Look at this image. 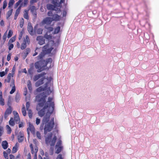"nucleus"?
I'll return each instance as SVG.
<instances>
[{
  "label": "nucleus",
  "instance_id": "obj_59",
  "mask_svg": "<svg viewBox=\"0 0 159 159\" xmlns=\"http://www.w3.org/2000/svg\"><path fill=\"white\" fill-rule=\"evenodd\" d=\"M21 7V5L16 10V12H18L20 13Z\"/></svg>",
  "mask_w": 159,
  "mask_h": 159
},
{
  "label": "nucleus",
  "instance_id": "obj_2",
  "mask_svg": "<svg viewBox=\"0 0 159 159\" xmlns=\"http://www.w3.org/2000/svg\"><path fill=\"white\" fill-rule=\"evenodd\" d=\"M49 47V45L48 44L44 46L43 48L42 52L37 57V59L40 60L35 63L34 66L35 68L38 69L37 71L38 72H40L46 69V65H44L45 60H42V59L46 54L50 53L53 49V47Z\"/></svg>",
  "mask_w": 159,
  "mask_h": 159
},
{
  "label": "nucleus",
  "instance_id": "obj_17",
  "mask_svg": "<svg viewBox=\"0 0 159 159\" xmlns=\"http://www.w3.org/2000/svg\"><path fill=\"white\" fill-rule=\"evenodd\" d=\"M22 107L21 111L22 114L24 116H25L26 115V112L24 105L23 104Z\"/></svg>",
  "mask_w": 159,
  "mask_h": 159
},
{
  "label": "nucleus",
  "instance_id": "obj_37",
  "mask_svg": "<svg viewBox=\"0 0 159 159\" xmlns=\"http://www.w3.org/2000/svg\"><path fill=\"white\" fill-rule=\"evenodd\" d=\"M30 102H26V107L27 110H30L29 109L30 107Z\"/></svg>",
  "mask_w": 159,
  "mask_h": 159
},
{
  "label": "nucleus",
  "instance_id": "obj_19",
  "mask_svg": "<svg viewBox=\"0 0 159 159\" xmlns=\"http://www.w3.org/2000/svg\"><path fill=\"white\" fill-rule=\"evenodd\" d=\"M13 10L12 9H11L10 10L8 11L6 14V17L7 19H8V18L11 15L12 12H13Z\"/></svg>",
  "mask_w": 159,
  "mask_h": 159
},
{
  "label": "nucleus",
  "instance_id": "obj_49",
  "mask_svg": "<svg viewBox=\"0 0 159 159\" xmlns=\"http://www.w3.org/2000/svg\"><path fill=\"white\" fill-rule=\"evenodd\" d=\"M24 20L23 18L22 19V20L20 23V26L22 28V26H23V25L24 24Z\"/></svg>",
  "mask_w": 159,
  "mask_h": 159
},
{
  "label": "nucleus",
  "instance_id": "obj_12",
  "mask_svg": "<svg viewBox=\"0 0 159 159\" xmlns=\"http://www.w3.org/2000/svg\"><path fill=\"white\" fill-rule=\"evenodd\" d=\"M27 30L29 33L31 35L34 34V33L33 30V26L30 24H28L27 27Z\"/></svg>",
  "mask_w": 159,
  "mask_h": 159
},
{
  "label": "nucleus",
  "instance_id": "obj_36",
  "mask_svg": "<svg viewBox=\"0 0 159 159\" xmlns=\"http://www.w3.org/2000/svg\"><path fill=\"white\" fill-rule=\"evenodd\" d=\"M44 89L43 88L42 86H40L38 87L36 89V91L37 92H40L44 90Z\"/></svg>",
  "mask_w": 159,
  "mask_h": 159
},
{
  "label": "nucleus",
  "instance_id": "obj_30",
  "mask_svg": "<svg viewBox=\"0 0 159 159\" xmlns=\"http://www.w3.org/2000/svg\"><path fill=\"white\" fill-rule=\"evenodd\" d=\"M27 86L29 89L30 90H31L32 89V85L31 82L30 80H29L28 81Z\"/></svg>",
  "mask_w": 159,
  "mask_h": 159
},
{
  "label": "nucleus",
  "instance_id": "obj_23",
  "mask_svg": "<svg viewBox=\"0 0 159 159\" xmlns=\"http://www.w3.org/2000/svg\"><path fill=\"white\" fill-rule=\"evenodd\" d=\"M11 74L9 73L8 74L6 79H5V81L7 83H9L11 80Z\"/></svg>",
  "mask_w": 159,
  "mask_h": 159
},
{
  "label": "nucleus",
  "instance_id": "obj_18",
  "mask_svg": "<svg viewBox=\"0 0 159 159\" xmlns=\"http://www.w3.org/2000/svg\"><path fill=\"white\" fill-rule=\"evenodd\" d=\"M52 61V59L51 58H49L47 59L46 61H45V62H44V65H46V69L47 68V64L48 63L51 64Z\"/></svg>",
  "mask_w": 159,
  "mask_h": 159
},
{
  "label": "nucleus",
  "instance_id": "obj_42",
  "mask_svg": "<svg viewBox=\"0 0 159 159\" xmlns=\"http://www.w3.org/2000/svg\"><path fill=\"white\" fill-rule=\"evenodd\" d=\"M7 6V1L5 0L3 2V5L2 7L3 9H5Z\"/></svg>",
  "mask_w": 159,
  "mask_h": 159
},
{
  "label": "nucleus",
  "instance_id": "obj_32",
  "mask_svg": "<svg viewBox=\"0 0 159 159\" xmlns=\"http://www.w3.org/2000/svg\"><path fill=\"white\" fill-rule=\"evenodd\" d=\"M14 2L15 1L14 0H10L8 3V7H11Z\"/></svg>",
  "mask_w": 159,
  "mask_h": 159
},
{
  "label": "nucleus",
  "instance_id": "obj_31",
  "mask_svg": "<svg viewBox=\"0 0 159 159\" xmlns=\"http://www.w3.org/2000/svg\"><path fill=\"white\" fill-rule=\"evenodd\" d=\"M30 52V49L29 48H27L26 49L25 52H24V54L25 55V58L28 55L29 53Z\"/></svg>",
  "mask_w": 159,
  "mask_h": 159
},
{
  "label": "nucleus",
  "instance_id": "obj_47",
  "mask_svg": "<svg viewBox=\"0 0 159 159\" xmlns=\"http://www.w3.org/2000/svg\"><path fill=\"white\" fill-rule=\"evenodd\" d=\"M20 13L19 12L16 11L14 16V20H16L17 19V17L18 15Z\"/></svg>",
  "mask_w": 159,
  "mask_h": 159
},
{
  "label": "nucleus",
  "instance_id": "obj_61",
  "mask_svg": "<svg viewBox=\"0 0 159 159\" xmlns=\"http://www.w3.org/2000/svg\"><path fill=\"white\" fill-rule=\"evenodd\" d=\"M10 159H14L15 157L14 155L12 154H10L9 155Z\"/></svg>",
  "mask_w": 159,
  "mask_h": 159
},
{
  "label": "nucleus",
  "instance_id": "obj_57",
  "mask_svg": "<svg viewBox=\"0 0 159 159\" xmlns=\"http://www.w3.org/2000/svg\"><path fill=\"white\" fill-rule=\"evenodd\" d=\"M6 74V73L4 71L0 72V76L1 77H2L4 76Z\"/></svg>",
  "mask_w": 159,
  "mask_h": 159
},
{
  "label": "nucleus",
  "instance_id": "obj_50",
  "mask_svg": "<svg viewBox=\"0 0 159 159\" xmlns=\"http://www.w3.org/2000/svg\"><path fill=\"white\" fill-rule=\"evenodd\" d=\"M56 159H63L62 155L61 154H59L57 156Z\"/></svg>",
  "mask_w": 159,
  "mask_h": 159
},
{
  "label": "nucleus",
  "instance_id": "obj_55",
  "mask_svg": "<svg viewBox=\"0 0 159 159\" xmlns=\"http://www.w3.org/2000/svg\"><path fill=\"white\" fill-rule=\"evenodd\" d=\"M3 131V127L1 126H0V137L2 135Z\"/></svg>",
  "mask_w": 159,
  "mask_h": 159
},
{
  "label": "nucleus",
  "instance_id": "obj_4",
  "mask_svg": "<svg viewBox=\"0 0 159 159\" xmlns=\"http://www.w3.org/2000/svg\"><path fill=\"white\" fill-rule=\"evenodd\" d=\"M46 74V73L45 72H43L40 74L34 76L33 78V80L34 81H36L40 78L42 77L36 82L35 84L36 87H38L43 84L44 80L46 79V77L44 76Z\"/></svg>",
  "mask_w": 159,
  "mask_h": 159
},
{
  "label": "nucleus",
  "instance_id": "obj_14",
  "mask_svg": "<svg viewBox=\"0 0 159 159\" xmlns=\"http://www.w3.org/2000/svg\"><path fill=\"white\" fill-rule=\"evenodd\" d=\"M8 144L7 142L6 141H3L2 143V145L3 148L4 149H6L8 146Z\"/></svg>",
  "mask_w": 159,
  "mask_h": 159
},
{
  "label": "nucleus",
  "instance_id": "obj_39",
  "mask_svg": "<svg viewBox=\"0 0 159 159\" xmlns=\"http://www.w3.org/2000/svg\"><path fill=\"white\" fill-rule=\"evenodd\" d=\"M22 0H19L16 3L15 5V8H16L22 2Z\"/></svg>",
  "mask_w": 159,
  "mask_h": 159
},
{
  "label": "nucleus",
  "instance_id": "obj_54",
  "mask_svg": "<svg viewBox=\"0 0 159 159\" xmlns=\"http://www.w3.org/2000/svg\"><path fill=\"white\" fill-rule=\"evenodd\" d=\"M13 113L14 116H19V115L18 113L16 111H13Z\"/></svg>",
  "mask_w": 159,
  "mask_h": 159
},
{
  "label": "nucleus",
  "instance_id": "obj_10",
  "mask_svg": "<svg viewBox=\"0 0 159 159\" xmlns=\"http://www.w3.org/2000/svg\"><path fill=\"white\" fill-rule=\"evenodd\" d=\"M12 111V107L9 105L8 107L6 109L4 113V117L6 119L8 117L9 115L11 113Z\"/></svg>",
  "mask_w": 159,
  "mask_h": 159
},
{
  "label": "nucleus",
  "instance_id": "obj_45",
  "mask_svg": "<svg viewBox=\"0 0 159 159\" xmlns=\"http://www.w3.org/2000/svg\"><path fill=\"white\" fill-rule=\"evenodd\" d=\"M36 136L38 139H41V134L40 133V132H39V131H37L36 132Z\"/></svg>",
  "mask_w": 159,
  "mask_h": 159
},
{
  "label": "nucleus",
  "instance_id": "obj_6",
  "mask_svg": "<svg viewBox=\"0 0 159 159\" xmlns=\"http://www.w3.org/2000/svg\"><path fill=\"white\" fill-rule=\"evenodd\" d=\"M62 144V142L61 140H58L55 146V148L57 149L55 151L56 153L59 154L62 150L63 147Z\"/></svg>",
  "mask_w": 159,
  "mask_h": 159
},
{
  "label": "nucleus",
  "instance_id": "obj_1",
  "mask_svg": "<svg viewBox=\"0 0 159 159\" xmlns=\"http://www.w3.org/2000/svg\"><path fill=\"white\" fill-rule=\"evenodd\" d=\"M46 97L47 96L43 93L37 95L35 98L36 101L38 102L36 109L38 111V114L39 116L41 117L43 116L45 113L46 110L48 108L40 127V129L42 130L43 129L44 125H45L44 128L45 134L51 131L54 125V118H52L49 121L51 114L53 112L54 110V102L52 101L53 98L51 97H49L48 101L46 102Z\"/></svg>",
  "mask_w": 159,
  "mask_h": 159
},
{
  "label": "nucleus",
  "instance_id": "obj_51",
  "mask_svg": "<svg viewBox=\"0 0 159 159\" xmlns=\"http://www.w3.org/2000/svg\"><path fill=\"white\" fill-rule=\"evenodd\" d=\"M11 53H9L8 54L7 56V60L8 61H9L11 59Z\"/></svg>",
  "mask_w": 159,
  "mask_h": 159
},
{
  "label": "nucleus",
  "instance_id": "obj_26",
  "mask_svg": "<svg viewBox=\"0 0 159 159\" xmlns=\"http://www.w3.org/2000/svg\"><path fill=\"white\" fill-rule=\"evenodd\" d=\"M7 30L4 33L2 37V39L3 40V42L2 43V45H3L4 43L5 42L6 40V39L7 38Z\"/></svg>",
  "mask_w": 159,
  "mask_h": 159
},
{
  "label": "nucleus",
  "instance_id": "obj_60",
  "mask_svg": "<svg viewBox=\"0 0 159 159\" xmlns=\"http://www.w3.org/2000/svg\"><path fill=\"white\" fill-rule=\"evenodd\" d=\"M28 2V0H24L23 2V5L25 6L27 5Z\"/></svg>",
  "mask_w": 159,
  "mask_h": 159
},
{
  "label": "nucleus",
  "instance_id": "obj_8",
  "mask_svg": "<svg viewBox=\"0 0 159 159\" xmlns=\"http://www.w3.org/2000/svg\"><path fill=\"white\" fill-rule=\"evenodd\" d=\"M30 147L31 149V152L32 155H34V159H37V153L38 151V148L36 146L34 147L33 146V144L31 143Z\"/></svg>",
  "mask_w": 159,
  "mask_h": 159
},
{
  "label": "nucleus",
  "instance_id": "obj_40",
  "mask_svg": "<svg viewBox=\"0 0 159 159\" xmlns=\"http://www.w3.org/2000/svg\"><path fill=\"white\" fill-rule=\"evenodd\" d=\"M43 30L41 28H39L37 30V33L39 34H41L42 33Z\"/></svg>",
  "mask_w": 159,
  "mask_h": 159
},
{
  "label": "nucleus",
  "instance_id": "obj_11",
  "mask_svg": "<svg viewBox=\"0 0 159 159\" xmlns=\"http://www.w3.org/2000/svg\"><path fill=\"white\" fill-rule=\"evenodd\" d=\"M36 40L38 41V43L40 45H42L45 43V40L42 36H38L37 37Z\"/></svg>",
  "mask_w": 159,
  "mask_h": 159
},
{
  "label": "nucleus",
  "instance_id": "obj_64",
  "mask_svg": "<svg viewBox=\"0 0 159 159\" xmlns=\"http://www.w3.org/2000/svg\"><path fill=\"white\" fill-rule=\"evenodd\" d=\"M0 25L2 26L4 25V22L3 20H2L0 22Z\"/></svg>",
  "mask_w": 159,
  "mask_h": 159
},
{
  "label": "nucleus",
  "instance_id": "obj_46",
  "mask_svg": "<svg viewBox=\"0 0 159 159\" xmlns=\"http://www.w3.org/2000/svg\"><path fill=\"white\" fill-rule=\"evenodd\" d=\"M20 13L19 12L16 11L14 16V20H16L17 19V17L18 15Z\"/></svg>",
  "mask_w": 159,
  "mask_h": 159
},
{
  "label": "nucleus",
  "instance_id": "obj_53",
  "mask_svg": "<svg viewBox=\"0 0 159 159\" xmlns=\"http://www.w3.org/2000/svg\"><path fill=\"white\" fill-rule=\"evenodd\" d=\"M67 14V11L66 10H64L62 12V17H65Z\"/></svg>",
  "mask_w": 159,
  "mask_h": 159
},
{
  "label": "nucleus",
  "instance_id": "obj_34",
  "mask_svg": "<svg viewBox=\"0 0 159 159\" xmlns=\"http://www.w3.org/2000/svg\"><path fill=\"white\" fill-rule=\"evenodd\" d=\"M47 7L49 10H54L55 8L54 6L52 4H49L48 6Z\"/></svg>",
  "mask_w": 159,
  "mask_h": 159
},
{
  "label": "nucleus",
  "instance_id": "obj_58",
  "mask_svg": "<svg viewBox=\"0 0 159 159\" xmlns=\"http://www.w3.org/2000/svg\"><path fill=\"white\" fill-rule=\"evenodd\" d=\"M14 47L13 44L12 43L9 46L8 49L9 50H11Z\"/></svg>",
  "mask_w": 159,
  "mask_h": 159
},
{
  "label": "nucleus",
  "instance_id": "obj_63",
  "mask_svg": "<svg viewBox=\"0 0 159 159\" xmlns=\"http://www.w3.org/2000/svg\"><path fill=\"white\" fill-rule=\"evenodd\" d=\"M23 127V122H21L20 123L19 125V128H21Z\"/></svg>",
  "mask_w": 159,
  "mask_h": 159
},
{
  "label": "nucleus",
  "instance_id": "obj_22",
  "mask_svg": "<svg viewBox=\"0 0 159 159\" xmlns=\"http://www.w3.org/2000/svg\"><path fill=\"white\" fill-rule=\"evenodd\" d=\"M48 33H46L44 35V38L48 40H50L52 39V36L51 35H48Z\"/></svg>",
  "mask_w": 159,
  "mask_h": 159
},
{
  "label": "nucleus",
  "instance_id": "obj_16",
  "mask_svg": "<svg viewBox=\"0 0 159 159\" xmlns=\"http://www.w3.org/2000/svg\"><path fill=\"white\" fill-rule=\"evenodd\" d=\"M23 16L24 18L28 20L29 19V16L28 15V11L26 10H24V13Z\"/></svg>",
  "mask_w": 159,
  "mask_h": 159
},
{
  "label": "nucleus",
  "instance_id": "obj_24",
  "mask_svg": "<svg viewBox=\"0 0 159 159\" xmlns=\"http://www.w3.org/2000/svg\"><path fill=\"white\" fill-rule=\"evenodd\" d=\"M36 10L35 9V7L34 6H32L31 8L30 11L31 12L33 13L34 15H36Z\"/></svg>",
  "mask_w": 159,
  "mask_h": 159
},
{
  "label": "nucleus",
  "instance_id": "obj_48",
  "mask_svg": "<svg viewBox=\"0 0 159 159\" xmlns=\"http://www.w3.org/2000/svg\"><path fill=\"white\" fill-rule=\"evenodd\" d=\"M16 37L14 36L12 37L9 40V41L11 43H13L16 40Z\"/></svg>",
  "mask_w": 159,
  "mask_h": 159
},
{
  "label": "nucleus",
  "instance_id": "obj_27",
  "mask_svg": "<svg viewBox=\"0 0 159 159\" xmlns=\"http://www.w3.org/2000/svg\"><path fill=\"white\" fill-rule=\"evenodd\" d=\"M34 70V66L33 65L32 66H31L30 69L28 70V73L30 75H32L33 74V71Z\"/></svg>",
  "mask_w": 159,
  "mask_h": 159
},
{
  "label": "nucleus",
  "instance_id": "obj_13",
  "mask_svg": "<svg viewBox=\"0 0 159 159\" xmlns=\"http://www.w3.org/2000/svg\"><path fill=\"white\" fill-rule=\"evenodd\" d=\"M17 139L19 142H22L24 140V135L21 133L20 134L18 135L17 136Z\"/></svg>",
  "mask_w": 159,
  "mask_h": 159
},
{
  "label": "nucleus",
  "instance_id": "obj_29",
  "mask_svg": "<svg viewBox=\"0 0 159 159\" xmlns=\"http://www.w3.org/2000/svg\"><path fill=\"white\" fill-rule=\"evenodd\" d=\"M16 144L15 146H14L12 149V152L13 153H15L17 152L18 150V148L17 147Z\"/></svg>",
  "mask_w": 159,
  "mask_h": 159
},
{
  "label": "nucleus",
  "instance_id": "obj_20",
  "mask_svg": "<svg viewBox=\"0 0 159 159\" xmlns=\"http://www.w3.org/2000/svg\"><path fill=\"white\" fill-rule=\"evenodd\" d=\"M9 124L11 126H13L15 125V121L12 117L10 118V120L9 121Z\"/></svg>",
  "mask_w": 159,
  "mask_h": 159
},
{
  "label": "nucleus",
  "instance_id": "obj_33",
  "mask_svg": "<svg viewBox=\"0 0 159 159\" xmlns=\"http://www.w3.org/2000/svg\"><path fill=\"white\" fill-rule=\"evenodd\" d=\"M6 128L7 129V133L10 134L11 133V129L9 125H6Z\"/></svg>",
  "mask_w": 159,
  "mask_h": 159
},
{
  "label": "nucleus",
  "instance_id": "obj_21",
  "mask_svg": "<svg viewBox=\"0 0 159 159\" xmlns=\"http://www.w3.org/2000/svg\"><path fill=\"white\" fill-rule=\"evenodd\" d=\"M14 120L16 124H19L20 122V119L19 116H14Z\"/></svg>",
  "mask_w": 159,
  "mask_h": 159
},
{
  "label": "nucleus",
  "instance_id": "obj_38",
  "mask_svg": "<svg viewBox=\"0 0 159 159\" xmlns=\"http://www.w3.org/2000/svg\"><path fill=\"white\" fill-rule=\"evenodd\" d=\"M13 33V31L11 30H10L9 31V32H8V34L7 35V38H10L12 35Z\"/></svg>",
  "mask_w": 159,
  "mask_h": 159
},
{
  "label": "nucleus",
  "instance_id": "obj_28",
  "mask_svg": "<svg viewBox=\"0 0 159 159\" xmlns=\"http://www.w3.org/2000/svg\"><path fill=\"white\" fill-rule=\"evenodd\" d=\"M28 111L29 117L30 119H31L33 116V113L31 109L27 110Z\"/></svg>",
  "mask_w": 159,
  "mask_h": 159
},
{
  "label": "nucleus",
  "instance_id": "obj_44",
  "mask_svg": "<svg viewBox=\"0 0 159 159\" xmlns=\"http://www.w3.org/2000/svg\"><path fill=\"white\" fill-rule=\"evenodd\" d=\"M10 86H12V87H13L14 86H15V85L14 80L13 79H12L11 80V83L10 84Z\"/></svg>",
  "mask_w": 159,
  "mask_h": 159
},
{
  "label": "nucleus",
  "instance_id": "obj_62",
  "mask_svg": "<svg viewBox=\"0 0 159 159\" xmlns=\"http://www.w3.org/2000/svg\"><path fill=\"white\" fill-rule=\"evenodd\" d=\"M27 159H31V155L30 152L27 155Z\"/></svg>",
  "mask_w": 159,
  "mask_h": 159
},
{
  "label": "nucleus",
  "instance_id": "obj_41",
  "mask_svg": "<svg viewBox=\"0 0 159 159\" xmlns=\"http://www.w3.org/2000/svg\"><path fill=\"white\" fill-rule=\"evenodd\" d=\"M16 91V87L15 86H14L13 87H12V89L11 90V91L10 92V93L11 94H12L13 93H14V92Z\"/></svg>",
  "mask_w": 159,
  "mask_h": 159
},
{
  "label": "nucleus",
  "instance_id": "obj_9",
  "mask_svg": "<svg viewBox=\"0 0 159 159\" xmlns=\"http://www.w3.org/2000/svg\"><path fill=\"white\" fill-rule=\"evenodd\" d=\"M29 126L27 128V132L28 134H30L29 131H30L33 134L35 133V129L33 125L30 123L29 122Z\"/></svg>",
  "mask_w": 159,
  "mask_h": 159
},
{
  "label": "nucleus",
  "instance_id": "obj_56",
  "mask_svg": "<svg viewBox=\"0 0 159 159\" xmlns=\"http://www.w3.org/2000/svg\"><path fill=\"white\" fill-rule=\"evenodd\" d=\"M23 35V33L22 31H21L20 34L18 37V39L19 40H20L22 38Z\"/></svg>",
  "mask_w": 159,
  "mask_h": 159
},
{
  "label": "nucleus",
  "instance_id": "obj_35",
  "mask_svg": "<svg viewBox=\"0 0 159 159\" xmlns=\"http://www.w3.org/2000/svg\"><path fill=\"white\" fill-rule=\"evenodd\" d=\"M1 97L0 98V104L2 106L4 105V100L2 98V95H0Z\"/></svg>",
  "mask_w": 159,
  "mask_h": 159
},
{
  "label": "nucleus",
  "instance_id": "obj_7",
  "mask_svg": "<svg viewBox=\"0 0 159 159\" xmlns=\"http://www.w3.org/2000/svg\"><path fill=\"white\" fill-rule=\"evenodd\" d=\"M30 41L29 36L26 35L25 38H24L23 43H22L20 48L21 50H24L26 48L27 46L26 44H29L30 43Z\"/></svg>",
  "mask_w": 159,
  "mask_h": 159
},
{
  "label": "nucleus",
  "instance_id": "obj_25",
  "mask_svg": "<svg viewBox=\"0 0 159 159\" xmlns=\"http://www.w3.org/2000/svg\"><path fill=\"white\" fill-rule=\"evenodd\" d=\"M61 27L60 26H58L56 28L54 29V34H58L60 31Z\"/></svg>",
  "mask_w": 159,
  "mask_h": 159
},
{
  "label": "nucleus",
  "instance_id": "obj_5",
  "mask_svg": "<svg viewBox=\"0 0 159 159\" xmlns=\"http://www.w3.org/2000/svg\"><path fill=\"white\" fill-rule=\"evenodd\" d=\"M52 134L51 133L48 135L47 137L45 138L46 144L48 145H49L51 146H53L55 145L57 139V138L56 136H54L52 139Z\"/></svg>",
  "mask_w": 159,
  "mask_h": 159
},
{
  "label": "nucleus",
  "instance_id": "obj_52",
  "mask_svg": "<svg viewBox=\"0 0 159 159\" xmlns=\"http://www.w3.org/2000/svg\"><path fill=\"white\" fill-rule=\"evenodd\" d=\"M40 122V119L37 118L36 120V124L37 125H38L39 124Z\"/></svg>",
  "mask_w": 159,
  "mask_h": 159
},
{
  "label": "nucleus",
  "instance_id": "obj_3",
  "mask_svg": "<svg viewBox=\"0 0 159 159\" xmlns=\"http://www.w3.org/2000/svg\"><path fill=\"white\" fill-rule=\"evenodd\" d=\"M47 15L49 16L52 17H47L44 19L42 21V24L43 25H46L47 26L50 25L52 21H58L61 18L60 16L58 15L57 14H54L52 11H48Z\"/></svg>",
  "mask_w": 159,
  "mask_h": 159
},
{
  "label": "nucleus",
  "instance_id": "obj_15",
  "mask_svg": "<svg viewBox=\"0 0 159 159\" xmlns=\"http://www.w3.org/2000/svg\"><path fill=\"white\" fill-rule=\"evenodd\" d=\"M44 28L47 30V33H50L53 30V28L51 26H48V25H45Z\"/></svg>",
  "mask_w": 159,
  "mask_h": 159
},
{
  "label": "nucleus",
  "instance_id": "obj_43",
  "mask_svg": "<svg viewBox=\"0 0 159 159\" xmlns=\"http://www.w3.org/2000/svg\"><path fill=\"white\" fill-rule=\"evenodd\" d=\"M3 155H4V157L6 159H8V153H7L5 151H4L3 152Z\"/></svg>",
  "mask_w": 159,
  "mask_h": 159
}]
</instances>
